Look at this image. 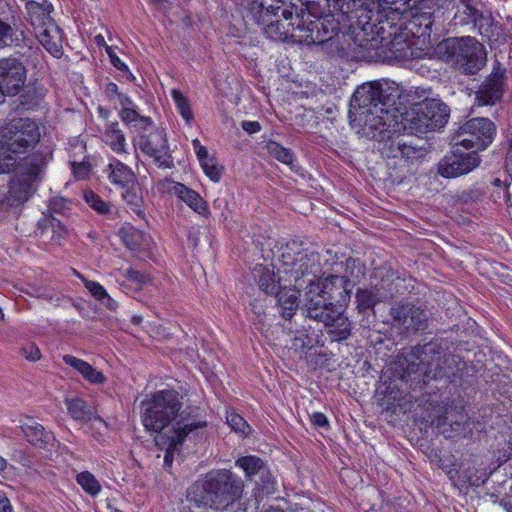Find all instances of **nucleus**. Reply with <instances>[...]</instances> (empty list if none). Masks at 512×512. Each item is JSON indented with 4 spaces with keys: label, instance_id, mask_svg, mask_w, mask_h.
Listing matches in <instances>:
<instances>
[{
    "label": "nucleus",
    "instance_id": "obj_8",
    "mask_svg": "<svg viewBox=\"0 0 512 512\" xmlns=\"http://www.w3.org/2000/svg\"><path fill=\"white\" fill-rule=\"evenodd\" d=\"M25 9L28 20L39 42L51 54H60L62 49V31L51 17V13L54 10L53 5L47 0L42 2L26 0Z\"/></svg>",
    "mask_w": 512,
    "mask_h": 512
},
{
    "label": "nucleus",
    "instance_id": "obj_52",
    "mask_svg": "<svg viewBox=\"0 0 512 512\" xmlns=\"http://www.w3.org/2000/svg\"><path fill=\"white\" fill-rule=\"evenodd\" d=\"M236 465L241 467L247 477H252L256 474V457L255 456H245L236 461Z\"/></svg>",
    "mask_w": 512,
    "mask_h": 512
},
{
    "label": "nucleus",
    "instance_id": "obj_32",
    "mask_svg": "<svg viewBox=\"0 0 512 512\" xmlns=\"http://www.w3.org/2000/svg\"><path fill=\"white\" fill-rule=\"evenodd\" d=\"M105 143L117 154L126 152V138L117 121L108 123L104 131Z\"/></svg>",
    "mask_w": 512,
    "mask_h": 512
},
{
    "label": "nucleus",
    "instance_id": "obj_62",
    "mask_svg": "<svg viewBox=\"0 0 512 512\" xmlns=\"http://www.w3.org/2000/svg\"><path fill=\"white\" fill-rule=\"evenodd\" d=\"M50 208L53 212L63 213L68 209V202L64 199H54L50 203Z\"/></svg>",
    "mask_w": 512,
    "mask_h": 512
},
{
    "label": "nucleus",
    "instance_id": "obj_27",
    "mask_svg": "<svg viewBox=\"0 0 512 512\" xmlns=\"http://www.w3.org/2000/svg\"><path fill=\"white\" fill-rule=\"evenodd\" d=\"M284 319H291L299 307V292L290 287H280L274 294Z\"/></svg>",
    "mask_w": 512,
    "mask_h": 512
},
{
    "label": "nucleus",
    "instance_id": "obj_41",
    "mask_svg": "<svg viewBox=\"0 0 512 512\" xmlns=\"http://www.w3.org/2000/svg\"><path fill=\"white\" fill-rule=\"evenodd\" d=\"M357 306L360 312L372 309L379 301V294L374 289H359L356 293Z\"/></svg>",
    "mask_w": 512,
    "mask_h": 512
},
{
    "label": "nucleus",
    "instance_id": "obj_38",
    "mask_svg": "<svg viewBox=\"0 0 512 512\" xmlns=\"http://www.w3.org/2000/svg\"><path fill=\"white\" fill-rule=\"evenodd\" d=\"M381 153L387 158H399L402 147L404 146V137L394 130L391 137L382 141Z\"/></svg>",
    "mask_w": 512,
    "mask_h": 512
},
{
    "label": "nucleus",
    "instance_id": "obj_7",
    "mask_svg": "<svg viewBox=\"0 0 512 512\" xmlns=\"http://www.w3.org/2000/svg\"><path fill=\"white\" fill-rule=\"evenodd\" d=\"M399 98V90L388 82H367L360 85L350 101V116L362 119L367 113L384 111L388 106H394Z\"/></svg>",
    "mask_w": 512,
    "mask_h": 512
},
{
    "label": "nucleus",
    "instance_id": "obj_44",
    "mask_svg": "<svg viewBox=\"0 0 512 512\" xmlns=\"http://www.w3.org/2000/svg\"><path fill=\"white\" fill-rule=\"evenodd\" d=\"M122 189V197L126 201V203L133 210L140 208L143 203V197L138 182L136 181L133 184H131V186H125V188Z\"/></svg>",
    "mask_w": 512,
    "mask_h": 512
},
{
    "label": "nucleus",
    "instance_id": "obj_40",
    "mask_svg": "<svg viewBox=\"0 0 512 512\" xmlns=\"http://www.w3.org/2000/svg\"><path fill=\"white\" fill-rule=\"evenodd\" d=\"M119 234L128 249L136 251L141 248L144 235L140 230L133 226L122 227Z\"/></svg>",
    "mask_w": 512,
    "mask_h": 512
},
{
    "label": "nucleus",
    "instance_id": "obj_30",
    "mask_svg": "<svg viewBox=\"0 0 512 512\" xmlns=\"http://www.w3.org/2000/svg\"><path fill=\"white\" fill-rule=\"evenodd\" d=\"M65 405L69 415L82 423L90 421L95 413L94 408L82 398H66Z\"/></svg>",
    "mask_w": 512,
    "mask_h": 512
},
{
    "label": "nucleus",
    "instance_id": "obj_54",
    "mask_svg": "<svg viewBox=\"0 0 512 512\" xmlns=\"http://www.w3.org/2000/svg\"><path fill=\"white\" fill-rule=\"evenodd\" d=\"M413 23L415 25H419L420 27H424V31L421 34H425L427 31H430L433 25L432 14L429 12L420 13L413 18Z\"/></svg>",
    "mask_w": 512,
    "mask_h": 512
},
{
    "label": "nucleus",
    "instance_id": "obj_19",
    "mask_svg": "<svg viewBox=\"0 0 512 512\" xmlns=\"http://www.w3.org/2000/svg\"><path fill=\"white\" fill-rule=\"evenodd\" d=\"M392 107L388 106L384 111L380 109L378 113H367V115H363L362 119H357L363 123V132L368 138L380 142L391 137L396 124L394 116L391 114Z\"/></svg>",
    "mask_w": 512,
    "mask_h": 512
},
{
    "label": "nucleus",
    "instance_id": "obj_31",
    "mask_svg": "<svg viewBox=\"0 0 512 512\" xmlns=\"http://www.w3.org/2000/svg\"><path fill=\"white\" fill-rule=\"evenodd\" d=\"M262 267L260 276L258 279V287L266 294L273 295L280 286V277L276 275L274 271L273 263L270 264H258V267Z\"/></svg>",
    "mask_w": 512,
    "mask_h": 512
},
{
    "label": "nucleus",
    "instance_id": "obj_49",
    "mask_svg": "<svg viewBox=\"0 0 512 512\" xmlns=\"http://www.w3.org/2000/svg\"><path fill=\"white\" fill-rule=\"evenodd\" d=\"M425 155V150L422 147L413 145L404 140V146L401 149L399 158L406 161H415Z\"/></svg>",
    "mask_w": 512,
    "mask_h": 512
},
{
    "label": "nucleus",
    "instance_id": "obj_15",
    "mask_svg": "<svg viewBox=\"0 0 512 512\" xmlns=\"http://www.w3.org/2000/svg\"><path fill=\"white\" fill-rule=\"evenodd\" d=\"M462 145H457L453 141V151L444 156L437 166L439 175L444 178H456L470 173L481 163V157L476 151H464Z\"/></svg>",
    "mask_w": 512,
    "mask_h": 512
},
{
    "label": "nucleus",
    "instance_id": "obj_37",
    "mask_svg": "<svg viewBox=\"0 0 512 512\" xmlns=\"http://www.w3.org/2000/svg\"><path fill=\"white\" fill-rule=\"evenodd\" d=\"M472 23L478 29L480 35L483 38L490 40L494 35L498 34L495 33V30L499 28L498 23L494 22L491 14L484 15L480 11V15L477 16L476 19L472 21Z\"/></svg>",
    "mask_w": 512,
    "mask_h": 512
},
{
    "label": "nucleus",
    "instance_id": "obj_36",
    "mask_svg": "<svg viewBox=\"0 0 512 512\" xmlns=\"http://www.w3.org/2000/svg\"><path fill=\"white\" fill-rule=\"evenodd\" d=\"M45 94L46 89L42 84H30L21 95V103L28 108H32L40 103V101L45 97Z\"/></svg>",
    "mask_w": 512,
    "mask_h": 512
},
{
    "label": "nucleus",
    "instance_id": "obj_48",
    "mask_svg": "<svg viewBox=\"0 0 512 512\" xmlns=\"http://www.w3.org/2000/svg\"><path fill=\"white\" fill-rule=\"evenodd\" d=\"M460 478H462V482L469 486H480L484 484L488 478L489 474L483 472L481 475H478V470L474 467H469L462 471Z\"/></svg>",
    "mask_w": 512,
    "mask_h": 512
},
{
    "label": "nucleus",
    "instance_id": "obj_39",
    "mask_svg": "<svg viewBox=\"0 0 512 512\" xmlns=\"http://www.w3.org/2000/svg\"><path fill=\"white\" fill-rule=\"evenodd\" d=\"M84 200L90 208L98 214L111 218L113 214L112 206L105 202L98 194L89 190L84 192Z\"/></svg>",
    "mask_w": 512,
    "mask_h": 512
},
{
    "label": "nucleus",
    "instance_id": "obj_51",
    "mask_svg": "<svg viewBox=\"0 0 512 512\" xmlns=\"http://www.w3.org/2000/svg\"><path fill=\"white\" fill-rule=\"evenodd\" d=\"M205 174L214 182H218L222 177V167L219 166L215 158L201 164Z\"/></svg>",
    "mask_w": 512,
    "mask_h": 512
},
{
    "label": "nucleus",
    "instance_id": "obj_23",
    "mask_svg": "<svg viewBox=\"0 0 512 512\" xmlns=\"http://www.w3.org/2000/svg\"><path fill=\"white\" fill-rule=\"evenodd\" d=\"M315 21H319L322 25V28L319 27V38L322 39L318 45H322L330 54L342 50L343 48L339 46L338 41L340 34L339 24L330 19H316Z\"/></svg>",
    "mask_w": 512,
    "mask_h": 512
},
{
    "label": "nucleus",
    "instance_id": "obj_1",
    "mask_svg": "<svg viewBox=\"0 0 512 512\" xmlns=\"http://www.w3.org/2000/svg\"><path fill=\"white\" fill-rule=\"evenodd\" d=\"M460 358L449 354L437 342L415 346L399 359L397 374L402 381L423 382L450 378L459 370Z\"/></svg>",
    "mask_w": 512,
    "mask_h": 512
},
{
    "label": "nucleus",
    "instance_id": "obj_11",
    "mask_svg": "<svg viewBox=\"0 0 512 512\" xmlns=\"http://www.w3.org/2000/svg\"><path fill=\"white\" fill-rule=\"evenodd\" d=\"M497 128L489 118L476 117L469 119L459 127L452 141L462 145L463 149L476 151L486 150L494 141Z\"/></svg>",
    "mask_w": 512,
    "mask_h": 512
},
{
    "label": "nucleus",
    "instance_id": "obj_57",
    "mask_svg": "<svg viewBox=\"0 0 512 512\" xmlns=\"http://www.w3.org/2000/svg\"><path fill=\"white\" fill-rule=\"evenodd\" d=\"M21 351L25 358L29 361H37L40 359V350L33 343L25 345L24 347H22Z\"/></svg>",
    "mask_w": 512,
    "mask_h": 512
},
{
    "label": "nucleus",
    "instance_id": "obj_45",
    "mask_svg": "<svg viewBox=\"0 0 512 512\" xmlns=\"http://www.w3.org/2000/svg\"><path fill=\"white\" fill-rule=\"evenodd\" d=\"M76 481L82 489L91 496H96L101 491L100 483L94 475L88 471L79 473L76 477Z\"/></svg>",
    "mask_w": 512,
    "mask_h": 512
},
{
    "label": "nucleus",
    "instance_id": "obj_47",
    "mask_svg": "<svg viewBox=\"0 0 512 512\" xmlns=\"http://www.w3.org/2000/svg\"><path fill=\"white\" fill-rule=\"evenodd\" d=\"M172 97L176 104L177 110L180 113V115L183 117V119L187 123H189L191 120H193L194 115L191 111L188 99L179 90H176V89H174L172 91Z\"/></svg>",
    "mask_w": 512,
    "mask_h": 512
},
{
    "label": "nucleus",
    "instance_id": "obj_56",
    "mask_svg": "<svg viewBox=\"0 0 512 512\" xmlns=\"http://www.w3.org/2000/svg\"><path fill=\"white\" fill-rule=\"evenodd\" d=\"M72 171L76 178L85 179L90 172V164L87 162H72Z\"/></svg>",
    "mask_w": 512,
    "mask_h": 512
},
{
    "label": "nucleus",
    "instance_id": "obj_6",
    "mask_svg": "<svg viewBox=\"0 0 512 512\" xmlns=\"http://www.w3.org/2000/svg\"><path fill=\"white\" fill-rule=\"evenodd\" d=\"M198 411L196 407H186L180 419L156 437V445L165 450L164 467L172 466L174 451L182 446L187 438L197 441L203 437L208 423L199 417Z\"/></svg>",
    "mask_w": 512,
    "mask_h": 512
},
{
    "label": "nucleus",
    "instance_id": "obj_24",
    "mask_svg": "<svg viewBox=\"0 0 512 512\" xmlns=\"http://www.w3.org/2000/svg\"><path fill=\"white\" fill-rule=\"evenodd\" d=\"M172 191L179 199L185 202L199 215L204 217L209 215L207 203L198 192L179 182L174 183Z\"/></svg>",
    "mask_w": 512,
    "mask_h": 512
},
{
    "label": "nucleus",
    "instance_id": "obj_18",
    "mask_svg": "<svg viewBox=\"0 0 512 512\" xmlns=\"http://www.w3.org/2000/svg\"><path fill=\"white\" fill-rule=\"evenodd\" d=\"M506 90V69L499 61L494 63L492 72L482 81L475 92L479 106H493L500 102Z\"/></svg>",
    "mask_w": 512,
    "mask_h": 512
},
{
    "label": "nucleus",
    "instance_id": "obj_60",
    "mask_svg": "<svg viewBox=\"0 0 512 512\" xmlns=\"http://www.w3.org/2000/svg\"><path fill=\"white\" fill-rule=\"evenodd\" d=\"M467 422V416L464 413H459L458 418L455 419L453 426L449 428L451 430V437H453L454 433H458L464 429V425Z\"/></svg>",
    "mask_w": 512,
    "mask_h": 512
},
{
    "label": "nucleus",
    "instance_id": "obj_17",
    "mask_svg": "<svg viewBox=\"0 0 512 512\" xmlns=\"http://www.w3.org/2000/svg\"><path fill=\"white\" fill-rule=\"evenodd\" d=\"M415 128L419 131L440 129L448 122V107L437 100L426 99L413 109Z\"/></svg>",
    "mask_w": 512,
    "mask_h": 512
},
{
    "label": "nucleus",
    "instance_id": "obj_34",
    "mask_svg": "<svg viewBox=\"0 0 512 512\" xmlns=\"http://www.w3.org/2000/svg\"><path fill=\"white\" fill-rule=\"evenodd\" d=\"M119 117L126 126L134 129L135 133L140 131L142 127L149 126L152 121L148 116H141L133 107L121 109Z\"/></svg>",
    "mask_w": 512,
    "mask_h": 512
},
{
    "label": "nucleus",
    "instance_id": "obj_64",
    "mask_svg": "<svg viewBox=\"0 0 512 512\" xmlns=\"http://www.w3.org/2000/svg\"><path fill=\"white\" fill-rule=\"evenodd\" d=\"M0 512H14L11 502L5 494H0Z\"/></svg>",
    "mask_w": 512,
    "mask_h": 512
},
{
    "label": "nucleus",
    "instance_id": "obj_16",
    "mask_svg": "<svg viewBox=\"0 0 512 512\" xmlns=\"http://www.w3.org/2000/svg\"><path fill=\"white\" fill-rule=\"evenodd\" d=\"M27 69L24 63L16 57L0 59V103L6 95L14 96L24 87Z\"/></svg>",
    "mask_w": 512,
    "mask_h": 512
},
{
    "label": "nucleus",
    "instance_id": "obj_12",
    "mask_svg": "<svg viewBox=\"0 0 512 512\" xmlns=\"http://www.w3.org/2000/svg\"><path fill=\"white\" fill-rule=\"evenodd\" d=\"M135 138V146L162 168H171L173 159L169 153V145L165 130L157 127L153 121L149 126L142 127Z\"/></svg>",
    "mask_w": 512,
    "mask_h": 512
},
{
    "label": "nucleus",
    "instance_id": "obj_58",
    "mask_svg": "<svg viewBox=\"0 0 512 512\" xmlns=\"http://www.w3.org/2000/svg\"><path fill=\"white\" fill-rule=\"evenodd\" d=\"M106 52L109 55L111 64L122 72H129L128 66L113 52L110 46H106Z\"/></svg>",
    "mask_w": 512,
    "mask_h": 512
},
{
    "label": "nucleus",
    "instance_id": "obj_14",
    "mask_svg": "<svg viewBox=\"0 0 512 512\" xmlns=\"http://www.w3.org/2000/svg\"><path fill=\"white\" fill-rule=\"evenodd\" d=\"M258 9V24L266 23L264 34L267 38L275 41H284L291 37V27H294L293 12L282 6L271 5L264 8L263 4L259 5Z\"/></svg>",
    "mask_w": 512,
    "mask_h": 512
},
{
    "label": "nucleus",
    "instance_id": "obj_2",
    "mask_svg": "<svg viewBox=\"0 0 512 512\" xmlns=\"http://www.w3.org/2000/svg\"><path fill=\"white\" fill-rule=\"evenodd\" d=\"M45 165L46 156L42 152L32 153L19 162L11 155L0 157V174L14 171L8 192L0 198V212L20 208L35 193Z\"/></svg>",
    "mask_w": 512,
    "mask_h": 512
},
{
    "label": "nucleus",
    "instance_id": "obj_53",
    "mask_svg": "<svg viewBox=\"0 0 512 512\" xmlns=\"http://www.w3.org/2000/svg\"><path fill=\"white\" fill-rule=\"evenodd\" d=\"M13 28L0 19V48L9 46L13 41Z\"/></svg>",
    "mask_w": 512,
    "mask_h": 512
},
{
    "label": "nucleus",
    "instance_id": "obj_10",
    "mask_svg": "<svg viewBox=\"0 0 512 512\" xmlns=\"http://www.w3.org/2000/svg\"><path fill=\"white\" fill-rule=\"evenodd\" d=\"M38 124L29 118L12 120L2 131L1 145L6 151L24 154L32 150L40 141Z\"/></svg>",
    "mask_w": 512,
    "mask_h": 512
},
{
    "label": "nucleus",
    "instance_id": "obj_9",
    "mask_svg": "<svg viewBox=\"0 0 512 512\" xmlns=\"http://www.w3.org/2000/svg\"><path fill=\"white\" fill-rule=\"evenodd\" d=\"M440 48L466 75H475L487 61L484 46L473 37L448 38Z\"/></svg>",
    "mask_w": 512,
    "mask_h": 512
},
{
    "label": "nucleus",
    "instance_id": "obj_4",
    "mask_svg": "<svg viewBox=\"0 0 512 512\" xmlns=\"http://www.w3.org/2000/svg\"><path fill=\"white\" fill-rule=\"evenodd\" d=\"M183 403L179 392L164 389L152 393L140 404L141 422L149 432L161 434L169 429L173 421L180 419Z\"/></svg>",
    "mask_w": 512,
    "mask_h": 512
},
{
    "label": "nucleus",
    "instance_id": "obj_59",
    "mask_svg": "<svg viewBox=\"0 0 512 512\" xmlns=\"http://www.w3.org/2000/svg\"><path fill=\"white\" fill-rule=\"evenodd\" d=\"M124 276L131 280V281H134L136 283H144L145 280H146V276L145 274H143L142 272L140 271H137V270H134L132 268H128L124 271Z\"/></svg>",
    "mask_w": 512,
    "mask_h": 512
},
{
    "label": "nucleus",
    "instance_id": "obj_21",
    "mask_svg": "<svg viewBox=\"0 0 512 512\" xmlns=\"http://www.w3.org/2000/svg\"><path fill=\"white\" fill-rule=\"evenodd\" d=\"M21 429L26 440L35 447L45 449L55 441L54 434L32 418H28L27 422L22 423Z\"/></svg>",
    "mask_w": 512,
    "mask_h": 512
},
{
    "label": "nucleus",
    "instance_id": "obj_35",
    "mask_svg": "<svg viewBox=\"0 0 512 512\" xmlns=\"http://www.w3.org/2000/svg\"><path fill=\"white\" fill-rule=\"evenodd\" d=\"M258 492L271 495L276 491L277 482L268 467L258 458Z\"/></svg>",
    "mask_w": 512,
    "mask_h": 512
},
{
    "label": "nucleus",
    "instance_id": "obj_22",
    "mask_svg": "<svg viewBox=\"0 0 512 512\" xmlns=\"http://www.w3.org/2000/svg\"><path fill=\"white\" fill-rule=\"evenodd\" d=\"M36 234L44 242L52 245H61L67 234L66 227L56 218L39 221Z\"/></svg>",
    "mask_w": 512,
    "mask_h": 512
},
{
    "label": "nucleus",
    "instance_id": "obj_42",
    "mask_svg": "<svg viewBox=\"0 0 512 512\" xmlns=\"http://www.w3.org/2000/svg\"><path fill=\"white\" fill-rule=\"evenodd\" d=\"M460 412L457 411L456 408H446L444 413L435 421L436 428L442 433L445 437L451 438V430L449 428L453 426L455 419L458 418V414Z\"/></svg>",
    "mask_w": 512,
    "mask_h": 512
},
{
    "label": "nucleus",
    "instance_id": "obj_20",
    "mask_svg": "<svg viewBox=\"0 0 512 512\" xmlns=\"http://www.w3.org/2000/svg\"><path fill=\"white\" fill-rule=\"evenodd\" d=\"M393 321L406 331H419L427 328L428 317L424 309L411 303H397L390 309Z\"/></svg>",
    "mask_w": 512,
    "mask_h": 512
},
{
    "label": "nucleus",
    "instance_id": "obj_46",
    "mask_svg": "<svg viewBox=\"0 0 512 512\" xmlns=\"http://www.w3.org/2000/svg\"><path fill=\"white\" fill-rule=\"evenodd\" d=\"M226 420L231 429L242 436H247L252 431V428L247 421L235 412H228Z\"/></svg>",
    "mask_w": 512,
    "mask_h": 512
},
{
    "label": "nucleus",
    "instance_id": "obj_29",
    "mask_svg": "<svg viewBox=\"0 0 512 512\" xmlns=\"http://www.w3.org/2000/svg\"><path fill=\"white\" fill-rule=\"evenodd\" d=\"M63 361L65 364L77 370L87 381L93 384H102L106 381L104 374L96 370L88 362L76 358L72 355H64Z\"/></svg>",
    "mask_w": 512,
    "mask_h": 512
},
{
    "label": "nucleus",
    "instance_id": "obj_26",
    "mask_svg": "<svg viewBox=\"0 0 512 512\" xmlns=\"http://www.w3.org/2000/svg\"><path fill=\"white\" fill-rule=\"evenodd\" d=\"M330 317L331 319L324 323L328 335L333 341L340 342L346 340L352 331L351 322L348 317L339 309H336Z\"/></svg>",
    "mask_w": 512,
    "mask_h": 512
},
{
    "label": "nucleus",
    "instance_id": "obj_3",
    "mask_svg": "<svg viewBox=\"0 0 512 512\" xmlns=\"http://www.w3.org/2000/svg\"><path fill=\"white\" fill-rule=\"evenodd\" d=\"M242 482L229 470L209 473L201 485L188 489L187 498L197 507L222 510L234 503L241 495Z\"/></svg>",
    "mask_w": 512,
    "mask_h": 512
},
{
    "label": "nucleus",
    "instance_id": "obj_50",
    "mask_svg": "<svg viewBox=\"0 0 512 512\" xmlns=\"http://www.w3.org/2000/svg\"><path fill=\"white\" fill-rule=\"evenodd\" d=\"M261 250V258L266 264L273 263L275 252L274 249L277 247V242L271 237H267L264 242L259 243Z\"/></svg>",
    "mask_w": 512,
    "mask_h": 512
},
{
    "label": "nucleus",
    "instance_id": "obj_25",
    "mask_svg": "<svg viewBox=\"0 0 512 512\" xmlns=\"http://www.w3.org/2000/svg\"><path fill=\"white\" fill-rule=\"evenodd\" d=\"M108 180L121 188L131 186L136 182V176L133 171L124 163L117 159H113L104 169Z\"/></svg>",
    "mask_w": 512,
    "mask_h": 512
},
{
    "label": "nucleus",
    "instance_id": "obj_61",
    "mask_svg": "<svg viewBox=\"0 0 512 512\" xmlns=\"http://www.w3.org/2000/svg\"><path fill=\"white\" fill-rule=\"evenodd\" d=\"M311 422L316 427H328L329 422L327 417L321 412H315L310 417Z\"/></svg>",
    "mask_w": 512,
    "mask_h": 512
},
{
    "label": "nucleus",
    "instance_id": "obj_28",
    "mask_svg": "<svg viewBox=\"0 0 512 512\" xmlns=\"http://www.w3.org/2000/svg\"><path fill=\"white\" fill-rule=\"evenodd\" d=\"M319 27L322 28V25L319 21L315 20L307 24H297L291 28V38L300 44L318 45L319 41L322 39L319 38Z\"/></svg>",
    "mask_w": 512,
    "mask_h": 512
},
{
    "label": "nucleus",
    "instance_id": "obj_5",
    "mask_svg": "<svg viewBox=\"0 0 512 512\" xmlns=\"http://www.w3.org/2000/svg\"><path fill=\"white\" fill-rule=\"evenodd\" d=\"M280 261L284 272L290 274L295 286L316 291L321 287V257L318 252L302 249L297 244H287L282 248Z\"/></svg>",
    "mask_w": 512,
    "mask_h": 512
},
{
    "label": "nucleus",
    "instance_id": "obj_43",
    "mask_svg": "<svg viewBox=\"0 0 512 512\" xmlns=\"http://www.w3.org/2000/svg\"><path fill=\"white\" fill-rule=\"evenodd\" d=\"M263 148L266 149L271 156H273L275 159L282 162L283 164L290 166L292 165L294 155L291 152V150L281 146L280 144L274 141L266 142Z\"/></svg>",
    "mask_w": 512,
    "mask_h": 512
},
{
    "label": "nucleus",
    "instance_id": "obj_33",
    "mask_svg": "<svg viewBox=\"0 0 512 512\" xmlns=\"http://www.w3.org/2000/svg\"><path fill=\"white\" fill-rule=\"evenodd\" d=\"M478 0H465L461 4L454 7L453 21L455 25H466L472 23L477 16L480 15V10L477 8Z\"/></svg>",
    "mask_w": 512,
    "mask_h": 512
},
{
    "label": "nucleus",
    "instance_id": "obj_13",
    "mask_svg": "<svg viewBox=\"0 0 512 512\" xmlns=\"http://www.w3.org/2000/svg\"><path fill=\"white\" fill-rule=\"evenodd\" d=\"M346 276L329 275L322 283L321 287H318L316 291L311 292V289L305 292L304 310L306 317L310 320L324 324L331 319L330 315L337 309L332 301H328L325 298V294H330L334 286L343 288Z\"/></svg>",
    "mask_w": 512,
    "mask_h": 512
},
{
    "label": "nucleus",
    "instance_id": "obj_55",
    "mask_svg": "<svg viewBox=\"0 0 512 512\" xmlns=\"http://www.w3.org/2000/svg\"><path fill=\"white\" fill-rule=\"evenodd\" d=\"M85 288L91 293V295L97 299L101 300L102 298H105L107 296V291L105 288L98 282L95 281H86L85 282Z\"/></svg>",
    "mask_w": 512,
    "mask_h": 512
},
{
    "label": "nucleus",
    "instance_id": "obj_63",
    "mask_svg": "<svg viewBox=\"0 0 512 512\" xmlns=\"http://www.w3.org/2000/svg\"><path fill=\"white\" fill-rule=\"evenodd\" d=\"M104 93L105 95L109 98V99H112L114 97H119V95L121 94L119 91H118V86L117 84H115L114 82H109L106 84L105 88H104Z\"/></svg>",
    "mask_w": 512,
    "mask_h": 512
}]
</instances>
